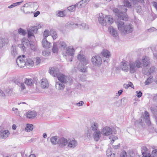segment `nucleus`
<instances>
[{
  "instance_id": "32",
  "label": "nucleus",
  "mask_w": 157,
  "mask_h": 157,
  "mask_svg": "<svg viewBox=\"0 0 157 157\" xmlns=\"http://www.w3.org/2000/svg\"><path fill=\"white\" fill-rule=\"evenodd\" d=\"M7 42L6 39L0 37V48H2L5 45Z\"/></svg>"
},
{
  "instance_id": "63",
  "label": "nucleus",
  "mask_w": 157,
  "mask_h": 157,
  "mask_svg": "<svg viewBox=\"0 0 157 157\" xmlns=\"http://www.w3.org/2000/svg\"><path fill=\"white\" fill-rule=\"evenodd\" d=\"M40 14V12L37 11L34 13V17H37Z\"/></svg>"
},
{
  "instance_id": "33",
  "label": "nucleus",
  "mask_w": 157,
  "mask_h": 157,
  "mask_svg": "<svg viewBox=\"0 0 157 157\" xmlns=\"http://www.w3.org/2000/svg\"><path fill=\"white\" fill-rule=\"evenodd\" d=\"M50 34L54 39H56L57 37V33L55 30H51L50 31Z\"/></svg>"
},
{
  "instance_id": "34",
  "label": "nucleus",
  "mask_w": 157,
  "mask_h": 157,
  "mask_svg": "<svg viewBox=\"0 0 157 157\" xmlns=\"http://www.w3.org/2000/svg\"><path fill=\"white\" fill-rule=\"evenodd\" d=\"M25 83L27 85L29 86H31L33 84V80L31 78H25Z\"/></svg>"
},
{
  "instance_id": "9",
  "label": "nucleus",
  "mask_w": 157,
  "mask_h": 157,
  "mask_svg": "<svg viewBox=\"0 0 157 157\" xmlns=\"http://www.w3.org/2000/svg\"><path fill=\"white\" fill-rule=\"evenodd\" d=\"M56 77L58 78L59 81L66 83L67 82L68 77L61 73H59Z\"/></svg>"
},
{
  "instance_id": "52",
  "label": "nucleus",
  "mask_w": 157,
  "mask_h": 157,
  "mask_svg": "<svg viewBox=\"0 0 157 157\" xmlns=\"http://www.w3.org/2000/svg\"><path fill=\"white\" fill-rule=\"evenodd\" d=\"M36 61L35 62L36 65H37L40 64L41 62V59L39 57H36Z\"/></svg>"
},
{
  "instance_id": "45",
  "label": "nucleus",
  "mask_w": 157,
  "mask_h": 157,
  "mask_svg": "<svg viewBox=\"0 0 157 157\" xmlns=\"http://www.w3.org/2000/svg\"><path fill=\"white\" fill-rule=\"evenodd\" d=\"M21 91L24 90L25 89V86L23 82H21L19 84L18 86Z\"/></svg>"
},
{
  "instance_id": "53",
  "label": "nucleus",
  "mask_w": 157,
  "mask_h": 157,
  "mask_svg": "<svg viewBox=\"0 0 157 157\" xmlns=\"http://www.w3.org/2000/svg\"><path fill=\"white\" fill-rule=\"evenodd\" d=\"M155 67L154 66L150 67L148 71L149 74H151V73L154 72L155 70Z\"/></svg>"
},
{
  "instance_id": "4",
  "label": "nucleus",
  "mask_w": 157,
  "mask_h": 157,
  "mask_svg": "<svg viewBox=\"0 0 157 157\" xmlns=\"http://www.w3.org/2000/svg\"><path fill=\"white\" fill-rule=\"evenodd\" d=\"M78 59L83 65L82 66V69H80V71L82 72H85L86 71V67L84 66L89 63V59L86 58L84 55L82 54H79L77 56Z\"/></svg>"
},
{
  "instance_id": "59",
  "label": "nucleus",
  "mask_w": 157,
  "mask_h": 157,
  "mask_svg": "<svg viewBox=\"0 0 157 157\" xmlns=\"http://www.w3.org/2000/svg\"><path fill=\"white\" fill-rule=\"evenodd\" d=\"M151 111L153 113H155L157 111L156 109L153 107H151L150 108Z\"/></svg>"
},
{
  "instance_id": "44",
  "label": "nucleus",
  "mask_w": 157,
  "mask_h": 157,
  "mask_svg": "<svg viewBox=\"0 0 157 157\" xmlns=\"http://www.w3.org/2000/svg\"><path fill=\"white\" fill-rule=\"evenodd\" d=\"M134 8L136 9V12L138 13H140L142 10L141 6L138 4L136 5L135 6Z\"/></svg>"
},
{
  "instance_id": "43",
  "label": "nucleus",
  "mask_w": 157,
  "mask_h": 157,
  "mask_svg": "<svg viewBox=\"0 0 157 157\" xmlns=\"http://www.w3.org/2000/svg\"><path fill=\"white\" fill-rule=\"evenodd\" d=\"M76 6H77V4L68 7L67 9L68 10L70 11H74L75 10Z\"/></svg>"
},
{
  "instance_id": "16",
  "label": "nucleus",
  "mask_w": 157,
  "mask_h": 157,
  "mask_svg": "<svg viewBox=\"0 0 157 157\" xmlns=\"http://www.w3.org/2000/svg\"><path fill=\"white\" fill-rule=\"evenodd\" d=\"M108 30L111 35L114 37H116L118 36V33L116 29L112 26L109 27Z\"/></svg>"
},
{
  "instance_id": "48",
  "label": "nucleus",
  "mask_w": 157,
  "mask_h": 157,
  "mask_svg": "<svg viewBox=\"0 0 157 157\" xmlns=\"http://www.w3.org/2000/svg\"><path fill=\"white\" fill-rule=\"evenodd\" d=\"M22 43L24 44V45L26 46H28L29 44V40L26 38H24L23 39V42Z\"/></svg>"
},
{
  "instance_id": "49",
  "label": "nucleus",
  "mask_w": 157,
  "mask_h": 157,
  "mask_svg": "<svg viewBox=\"0 0 157 157\" xmlns=\"http://www.w3.org/2000/svg\"><path fill=\"white\" fill-rule=\"evenodd\" d=\"M59 45L60 47L63 48H66L67 46V44L66 43L63 41H60Z\"/></svg>"
},
{
  "instance_id": "41",
  "label": "nucleus",
  "mask_w": 157,
  "mask_h": 157,
  "mask_svg": "<svg viewBox=\"0 0 157 157\" xmlns=\"http://www.w3.org/2000/svg\"><path fill=\"white\" fill-rule=\"evenodd\" d=\"M135 65L137 68L142 67V63L139 60H136L135 62Z\"/></svg>"
},
{
  "instance_id": "58",
  "label": "nucleus",
  "mask_w": 157,
  "mask_h": 157,
  "mask_svg": "<svg viewBox=\"0 0 157 157\" xmlns=\"http://www.w3.org/2000/svg\"><path fill=\"white\" fill-rule=\"evenodd\" d=\"M91 135V131H88L86 133V136L88 138L90 137Z\"/></svg>"
},
{
  "instance_id": "51",
  "label": "nucleus",
  "mask_w": 157,
  "mask_h": 157,
  "mask_svg": "<svg viewBox=\"0 0 157 157\" xmlns=\"http://www.w3.org/2000/svg\"><path fill=\"white\" fill-rule=\"evenodd\" d=\"M133 4H136L137 2L143 3L144 2V0H131Z\"/></svg>"
},
{
  "instance_id": "54",
  "label": "nucleus",
  "mask_w": 157,
  "mask_h": 157,
  "mask_svg": "<svg viewBox=\"0 0 157 157\" xmlns=\"http://www.w3.org/2000/svg\"><path fill=\"white\" fill-rule=\"evenodd\" d=\"M152 155L153 157H157V150H155L152 152Z\"/></svg>"
},
{
  "instance_id": "24",
  "label": "nucleus",
  "mask_w": 157,
  "mask_h": 157,
  "mask_svg": "<svg viewBox=\"0 0 157 157\" xmlns=\"http://www.w3.org/2000/svg\"><path fill=\"white\" fill-rule=\"evenodd\" d=\"M102 56L106 59H109L110 56L111 54L109 51L107 49L103 50L101 52Z\"/></svg>"
},
{
  "instance_id": "8",
  "label": "nucleus",
  "mask_w": 157,
  "mask_h": 157,
  "mask_svg": "<svg viewBox=\"0 0 157 157\" xmlns=\"http://www.w3.org/2000/svg\"><path fill=\"white\" fill-rule=\"evenodd\" d=\"M36 26L30 27L28 29V37L33 36L34 33H36L38 28Z\"/></svg>"
},
{
  "instance_id": "46",
  "label": "nucleus",
  "mask_w": 157,
  "mask_h": 157,
  "mask_svg": "<svg viewBox=\"0 0 157 157\" xmlns=\"http://www.w3.org/2000/svg\"><path fill=\"white\" fill-rule=\"evenodd\" d=\"M49 31L48 30H45L43 33L44 39H46V38L49 35Z\"/></svg>"
},
{
  "instance_id": "20",
  "label": "nucleus",
  "mask_w": 157,
  "mask_h": 157,
  "mask_svg": "<svg viewBox=\"0 0 157 157\" xmlns=\"http://www.w3.org/2000/svg\"><path fill=\"white\" fill-rule=\"evenodd\" d=\"M42 44L43 47L44 48H49L51 46V43L48 42L46 39H43L42 40Z\"/></svg>"
},
{
  "instance_id": "40",
  "label": "nucleus",
  "mask_w": 157,
  "mask_h": 157,
  "mask_svg": "<svg viewBox=\"0 0 157 157\" xmlns=\"http://www.w3.org/2000/svg\"><path fill=\"white\" fill-rule=\"evenodd\" d=\"M51 141L52 143L53 144H56L57 143V137L53 136L52 137L51 139Z\"/></svg>"
},
{
  "instance_id": "61",
  "label": "nucleus",
  "mask_w": 157,
  "mask_h": 157,
  "mask_svg": "<svg viewBox=\"0 0 157 157\" xmlns=\"http://www.w3.org/2000/svg\"><path fill=\"white\" fill-rule=\"evenodd\" d=\"M0 95L2 97H5V94L4 93L1 89H0Z\"/></svg>"
},
{
  "instance_id": "18",
  "label": "nucleus",
  "mask_w": 157,
  "mask_h": 157,
  "mask_svg": "<svg viewBox=\"0 0 157 157\" xmlns=\"http://www.w3.org/2000/svg\"><path fill=\"white\" fill-rule=\"evenodd\" d=\"M37 114L34 111H29L26 113V117L27 118L32 119L36 116Z\"/></svg>"
},
{
  "instance_id": "6",
  "label": "nucleus",
  "mask_w": 157,
  "mask_h": 157,
  "mask_svg": "<svg viewBox=\"0 0 157 157\" xmlns=\"http://www.w3.org/2000/svg\"><path fill=\"white\" fill-rule=\"evenodd\" d=\"M101 132L103 135L108 136L113 134V130L108 127H105L102 129Z\"/></svg>"
},
{
  "instance_id": "50",
  "label": "nucleus",
  "mask_w": 157,
  "mask_h": 157,
  "mask_svg": "<svg viewBox=\"0 0 157 157\" xmlns=\"http://www.w3.org/2000/svg\"><path fill=\"white\" fill-rule=\"evenodd\" d=\"M50 54V52H48L46 51H43L42 52V55L44 56H48Z\"/></svg>"
},
{
  "instance_id": "22",
  "label": "nucleus",
  "mask_w": 157,
  "mask_h": 157,
  "mask_svg": "<svg viewBox=\"0 0 157 157\" xmlns=\"http://www.w3.org/2000/svg\"><path fill=\"white\" fill-rule=\"evenodd\" d=\"M142 61L144 67H147L150 63L149 58L147 56L143 57L142 59Z\"/></svg>"
},
{
  "instance_id": "10",
  "label": "nucleus",
  "mask_w": 157,
  "mask_h": 157,
  "mask_svg": "<svg viewBox=\"0 0 157 157\" xmlns=\"http://www.w3.org/2000/svg\"><path fill=\"white\" fill-rule=\"evenodd\" d=\"M49 72L54 77H56L59 73V69L57 67H52L49 68Z\"/></svg>"
},
{
  "instance_id": "60",
  "label": "nucleus",
  "mask_w": 157,
  "mask_h": 157,
  "mask_svg": "<svg viewBox=\"0 0 157 157\" xmlns=\"http://www.w3.org/2000/svg\"><path fill=\"white\" fill-rule=\"evenodd\" d=\"M24 45V44L22 43V44H19L18 45V46L19 47L21 48L24 51L25 48Z\"/></svg>"
},
{
  "instance_id": "31",
  "label": "nucleus",
  "mask_w": 157,
  "mask_h": 157,
  "mask_svg": "<svg viewBox=\"0 0 157 157\" xmlns=\"http://www.w3.org/2000/svg\"><path fill=\"white\" fill-rule=\"evenodd\" d=\"M91 127L93 131H98L97 130L98 129V125L96 122H92L91 124Z\"/></svg>"
},
{
  "instance_id": "13",
  "label": "nucleus",
  "mask_w": 157,
  "mask_h": 157,
  "mask_svg": "<svg viewBox=\"0 0 157 157\" xmlns=\"http://www.w3.org/2000/svg\"><path fill=\"white\" fill-rule=\"evenodd\" d=\"M120 68L123 71H127L129 70L128 63L126 61H123L121 63Z\"/></svg>"
},
{
  "instance_id": "30",
  "label": "nucleus",
  "mask_w": 157,
  "mask_h": 157,
  "mask_svg": "<svg viewBox=\"0 0 157 157\" xmlns=\"http://www.w3.org/2000/svg\"><path fill=\"white\" fill-rule=\"evenodd\" d=\"M98 20L99 23L102 26L106 25V23L105 22V18H104V17H99Z\"/></svg>"
},
{
  "instance_id": "17",
  "label": "nucleus",
  "mask_w": 157,
  "mask_h": 157,
  "mask_svg": "<svg viewBox=\"0 0 157 157\" xmlns=\"http://www.w3.org/2000/svg\"><path fill=\"white\" fill-rule=\"evenodd\" d=\"M40 85L42 88L45 89L48 88L49 83L47 79L45 78L42 79L41 80Z\"/></svg>"
},
{
  "instance_id": "11",
  "label": "nucleus",
  "mask_w": 157,
  "mask_h": 157,
  "mask_svg": "<svg viewBox=\"0 0 157 157\" xmlns=\"http://www.w3.org/2000/svg\"><path fill=\"white\" fill-rule=\"evenodd\" d=\"M67 139L63 138L61 137L58 139L57 143L60 146L62 147H64L67 145Z\"/></svg>"
},
{
  "instance_id": "37",
  "label": "nucleus",
  "mask_w": 157,
  "mask_h": 157,
  "mask_svg": "<svg viewBox=\"0 0 157 157\" xmlns=\"http://www.w3.org/2000/svg\"><path fill=\"white\" fill-rule=\"evenodd\" d=\"M153 80V77L152 76H150L145 81V85L149 84L151 83Z\"/></svg>"
},
{
  "instance_id": "42",
  "label": "nucleus",
  "mask_w": 157,
  "mask_h": 157,
  "mask_svg": "<svg viewBox=\"0 0 157 157\" xmlns=\"http://www.w3.org/2000/svg\"><path fill=\"white\" fill-rule=\"evenodd\" d=\"M18 33L20 34H21L23 35H25L26 33V30L22 29L21 28H20L18 29Z\"/></svg>"
},
{
  "instance_id": "57",
  "label": "nucleus",
  "mask_w": 157,
  "mask_h": 157,
  "mask_svg": "<svg viewBox=\"0 0 157 157\" xmlns=\"http://www.w3.org/2000/svg\"><path fill=\"white\" fill-rule=\"evenodd\" d=\"M112 152L111 151V150L110 149H108L106 151V155L108 157H109V156L111 155V154H112Z\"/></svg>"
},
{
  "instance_id": "19",
  "label": "nucleus",
  "mask_w": 157,
  "mask_h": 157,
  "mask_svg": "<svg viewBox=\"0 0 157 157\" xmlns=\"http://www.w3.org/2000/svg\"><path fill=\"white\" fill-rule=\"evenodd\" d=\"M129 71L130 73H133L136 72L137 70V68L135 65L134 62L130 63L129 64Z\"/></svg>"
},
{
  "instance_id": "14",
  "label": "nucleus",
  "mask_w": 157,
  "mask_h": 157,
  "mask_svg": "<svg viewBox=\"0 0 157 157\" xmlns=\"http://www.w3.org/2000/svg\"><path fill=\"white\" fill-rule=\"evenodd\" d=\"M71 25H72L73 28L79 27L82 26L83 29H89V26L86 24L85 23H83L81 24H74L73 23H71Z\"/></svg>"
},
{
  "instance_id": "36",
  "label": "nucleus",
  "mask_w": 157,
  "mask_h": 157,
  "mask_svg": "<svg viewBox=\"0 0 157 157\" xmlns=\"http://www.w3.org/2000/svg\"><path fill=\"white\" fill-rule=\"evenodd\" d=\"M33 129V125L31 124H27L25 128V130L27 131L30 132L32 131Z\"/></svg>"
},
{
  "instance_id": "2",
  "label": "nucleus",
  "mask_w": 157,
  "mask_h": 157,
  "mask_svg": "<svg viewBox=\"0 0 157 157\" xmlns=\"http://www.w3.org/2000/svg\"><path fill=\"white\" fill-rule=\"evenodd\" d=\"M117 24L119 30L123 34L129 33L133 30V26L131 24L125 25L124 22L119 20L117 22Z\"/></svg>"
},
{
  "instance_id": "15",
  "label": "nucleus",
  "mask_w": 157,
  "mask_h": 157,
  "mask_svg": "<svg viewBox=\"0 0 157 157\" xmlns=\"http://www.w3.org/2000/svg\"><path fill=\"white\" fill-rule=\"evenodd\" d=\"M101 133L99 131H95L93 134L94 140L96 141H98L101 138Z\"/></svg>"
},
{
  "instance_id": "5",
  "label": "nucleus",
  "mask_w": 157,
  "mask_h": 157,
  "mask_svg": "<svg viewBox=\"0 0 157 157\" xmlns=\"http://www.w3.org/2000/svg\"><path fill=\"white\" fill-rule=\"evenodd\" d=\"M93 64L95 66H99L102 63L101 58L98 56H93L91 59Z\"/></svg>"
},
{
  "instance_id": "7",
  "label": "nucleus",
  "mask_w": 157,
  "mask_h": 157,
  "mask_svg": "<svg viewBox=\"0 0 157 157\" xmlns=\"http://www.w3.org/2000/svg\"><path fill=\"white\" fill-rule=\"evenodd\" d=\"M124 5L120 6V8L122 10V11L126 13L127 11V9L126 8L127 7L128 8H131V4L130 2L127 0H125L124 1Z\"/></svg>"
},
{
  "instance_id": "28",
  "label": "nucleus",
  "mask_w": 157,
  "mask_h": 157,
  "mask_svg": "<svg viewBox=\"0 0 157 157\" xmlns=\"http://www.w3.org/2000/svg\"><path fill=\"white\" fill-rule=\"evenodd\" d=\"M77 144V142L75 140H71L68 144V147L71 148H74Z\"/></svg>"
},
{
  "instance_id": "26",
  "label": "nucleus",
  "mask_w": 157,
  "mask_h": 157,
  "mask_svg": "<svg viewBox=\"0 0 157 157\" xmlns=\"http://www.w3.org/2000/svg\"><path fill=\"white\" fill-rule=\"evenodd\" d=\"M89 1L90 0H82L77 4V6L78 8L84 6L88 3Z\"/></svg>"
},
{
  "instance_id": "21",
  "label": "nucleus",
  "mask_w": 157,
  "mask_h": 157,
  "mask_svg": "<svg viewBox=\"0 0 157 157\" xmlns=\"http://www.w3.org/2000/svg\"><path fill=\"white\" fill-rule=\"evenodd\" d=\"M10 134V132L8 130H4L0 131V136L3 139L6 138Z\"/></svg>"
},
{
  "instance_id": "25",
  "label": "nucleus",
  "mask_w": 157,
  "mask_h": 157,
  "mask_svg": "<svg viewBox=\"0 0 157 157\" xmlns=\"http://www.w3.org/2000/svg\"><path fill=\"white\" fill-rule=\"evenodd\" d=\"M149 113L146 111H145L144 115V118L145 120V122L147 124L149 125L151 124L149 120Z\"/></svg>"
},
{
  "instance_id": "27",
  "label": "nucleus",
  "mask_w": 157,
  "mask_h": 157,
  "mask_svg": "<svg viewBox=\"0 0 157 157\" xmlns=\"http://www.w3.org/2000/svg\"><path fill=\"white\" fill-rule=\"evenodd\" d=\"M75 50L73 48L68 47L66 49V52L67 54L72 56L74 54Z\"/></svg>"
},
{
  "instance_id": "1",
  "label": "nucleus",
  "mask_w": 157,
  "mask_h": 157,
  "mask_svg": "<svg viewBox=\"0 0 157 157\" xmlns=\"http://www.w3.org/2000/svg\"><path fill=\"white\" fill-rule=\"evenodd\" d=\"M16 62L18 66L21 68L24 67L25 66L29 68L30 67H33L34 64L32 59L24 55L18 57Z\"/></svg>"
},
{
  "instance_id": "55",
  "label": "nucleus",
  "mask_w": 157,
  "mask_h": 157,
  "mask_svg": "<svg viewBox=\"0 0 157 157\" xmlns=\"http://www.w3.org/2000/svg\"><path fill=\"white\" fill-rule=\"evenodd\" d=\"M126 153L124 151H123L121 153L120 157H126Z\"/></svg>"
},
{
  "instance_id": "39",
  "label": "nucleus",
  "mask_w": 157,
  "mask_h": 157,
  "mask_svg": "<svg viewBox=\"0 0 157 157\" xmlns=\"http://www.w3.org/2000/svg\"><path fill=\"white\" fill-rule=\"evenodd\" d=\"M56 14L57 16L59 17H63L66 15L64 12L62 11H57L56 12Z\"/></svg>"
},
{
  "instance_id": "47",
  "label": "nucleus",
  "mask_w": 157,
  "mask_h": 157,
  "mask_svg": "<svg viewBox=\"0 0 157 157\" xmlns=\"http://www.w3.org/2000/svg\"><path fill=\"white\" fill-rule=\"evenodd\" d=\"M142 155L139 156L138 157H151L150 153H148L147 154L146 152H142Z\"/></svg>"
},
{
  "instance_id": "56",
  "label": "nucleus",
  "mask_w": 157,
  "mask_h": 157,
  "mask_svg": "<svg viewBox=\"0 0 157 157\" xmlns=\"http://www.w3.org/2000/svg\"><path fill=\"white\" fill-rule=\"evenodd\" d=\"M136 93L137 94V96L138 98H140L142 96V93L141 91H136Z\"/></svg>"
},
{
  "instance_id": "62",
  "label": "nucleus",
  "mask_w": 157,
  "mask_h": 157,
  "mask_svg": "<svg viewBox=\"0 0 157 157\" xmlns=\"http://www.w3.org/2000/svg\"><path fill=\"white\" fill-rule=\"evenodd\" d=\"M84 104V102L82 101H81L79 102L76 103V105L80 106V105H82Z\"/></svg>"
},
{
  "instance_id": "38",
  "label": "nucleus",
  "mask_w": 157,
  "mask_h": 157,
  "mask_svg": "<svg viewBox=\"0 0 157 157\" xmlns=\"http://www.w3.org/2000/svg\"><path fill=\"white\" fill-rule=\"evenodd\" d=\"M52 52L54 53H57L58 52V50L57 47V45L56 43H54L52 48Z\"/></svg>"
},
{
  "instance_id": "64",
  "label": "nucleus",
  "mask_w": 157,
  "mask_h": 157,
  "mask_svg": "<svg viewBox=\"0 0 157 157\" xmlns=\"http://www.w3.org/2000/svg\"><path fill=\"white\" fill-rule=\"evenodd\" d=\"M156 30V29L154 27L151 28L150 29H148V31L149 32H152Z\"/></svg>"
},
{
  "instance_id": "3",
  "label": "nucleus",
  "mask_w": 157,
  "mask_h": 157,
  "mask_svg": "<svg viewBox=\"0 0 157 157\" xmlns=\"http://www.w3.org/2000/svg\"><path fill=\"white\" fill-rule=\"evenodd\" d=\"M119 8L120 9L119 10L116 8H114L113 10V13H115L116 15L118 17L117 22L119 20L120 21L121 20L125 21H127L128 20V16L126 13L121 11L122 10L120 8V6Z\"/></svg>"
},
{
  "instance_id": "23",
  "label": "nucleus",
  "mask_w": 157,
  "mask_h": 157,
  "mask_svg": "<svg viewBox=\"0 0 157 157\" xmlns=\"http://www.w3.org/2000/svg\"><path fill=\"white\" fill-rule=\"evenodd\" d=\"M106 25H110L113 22V21L112 17L110 15H107L105 17Z\"/></svg>"
},
{
  "instance_id": "35",
  "label": "nucleus",
  "mask_w": 157,
  "mask_h": 157,
  "mask_svg": "<svg viewBox=\"0 0 157 157\" xmlns=\"http://www.w3.org/2000/svg\"><path fill=\"white\" fill-rule=\"evenodd\" d=\"M6 93L8 96H11L13 94V89L12 88L8 87L5 90Z\"/></svg>"
},
{
  "instance_id": "12",
  "label": "nucleus",
  "mask_w": 157,
  "mask_h": 157,
  "mask_svg": "<svg viewBox=\"0 0 157 157\" xmlns=\"http://www.w3.org/2000/svg\"><path fill=\"white\" fill-rule=\"evenodd\" d=\"M65 84L59 81H57L56 82L55 85L56 88L58 90H63L65 87Z\"/></svg>"
},
{
  "instance_id": "29",
  "label": "nucleus",
  "mask_w": 157,
  "mask_h": 157,
  "mask_svg": "<svg viewBox=\"0 0 157 157\" xmlns=\"http://www.w3.org/2000/svg\"><path fill=\"white\" fill-rule=\"evenodd\" d=\"M11 53L14 57L17 56V53L15 46L13 45L11 49Z\"/></svg>"
}]
</instances>
